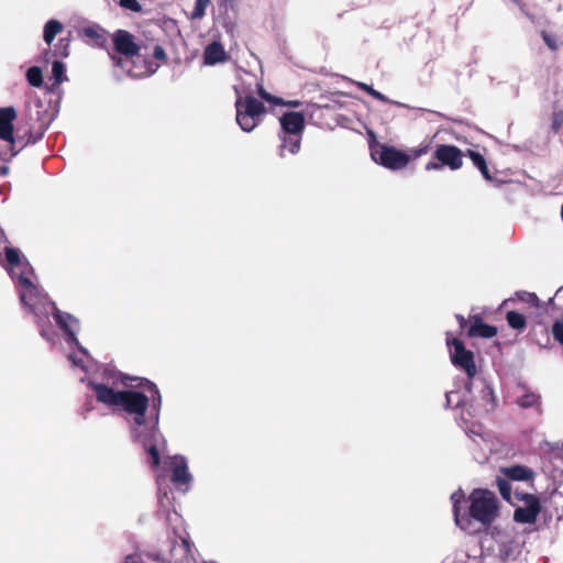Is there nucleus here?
Masks as SVG:
<instances>
[{"label": "nucleus", "mask_w": 563, "mask_h": 563, "mask_svg": "<svg viewBox=\"0 0 563 563\" xmlns=\"http://www.w3.org/2000/svg\"><path fill=\"white\" fill-rule=\"evenodd\" d=\"M90 386L95 390L98 401L132 418L136 426L133 428L134 437L142 442L148 452L151 464L157 467L161 461L158 449L165 444V440L157 428V420L146 433L141 430L146 423L145 413L148 408V397L134 388L119 389L99 383H90Z\"/></svg>", "instance_id": "f257e3e1"}, {"label": "nucleus", "mask_w": 563, "mask_h": 563, "mask_svg": "<svg viewBox=\"0 0 563 563\" xmlns=\"http://www.w3.org/2000/svg\"><path fill=\"white\" fill-rule=\"evenodd\" d=\"M3 266L12 277L16 280L22 303L27 307L36 317L47 316L51 311L54 319L62 330L67 334L69 343L78 344L76 333L79 329V322L73 316L62 312L48 301L37 286L36 277L27 260L13 247L4 249Z\"/></svg>", "instance_id": "f03ea898"}, {"label": "nucleus", "mask_w": 563, "mask_h": 563, "mask_svg": "<svg viewBox=\"0 0 563 563\" xmlns=\"http://www.w3.org/2000/svg\"><path fill=\"white\" fill-rule=\"evenodd\" d=\"M470 517L483 526L492 525L499 516V501L496 495L487 489H474L468 496Z\"/></svg>", "instance_id": "7ed1b4c3"}, {"label": "nucleus", "mask_w": 563, "mask_h": 563, "mask_svg": "<svg viewBox=\"0 0 563 563\" xmlns=\"http://www.w3.org/2000/svg\"><path fill=\"white\" fill-rule=\"evenodd\" d=\"M369 135L372 137L369 142L371 157L376 164L390 170H401L409 165L411 156L407 152L377 142L373 133H369Z\"/></svg>", "instance_id": "20e7f679"}, {"label": "nucleus", "mask_w": 563, "mask_h": 563, "mask_svg": "<svg viewBox=\"0 0 563 563\" xmlns=\"http://www.w3.org/2000/svg\"><path fill=\"white\" fill-rule=\"evenodd\" d=\"M263 112L264 106L253 97L236 100V122L245 132H251L257 125Z\"/></svg>", "instance_id": "39448f33"}, {"label": "nucleus", "mask_w": 563, "mask_h": 563, "mask_svg": "<svg viewBox=\"0 0 563 563\" xmlns=\"http://www.w3.org/2000/svg\"><path fill=\"white\" fill-rule=\"evenodd\" d=\"M446 344L450 351V358L454 366L466 372L470 378L477 374V368L474 362V353L466 350L464 343L456 338H446Z\"/></svg>", "instance_id": "423d86ee"}, {"label": "nucleus", "mask_w": 563, "mask_h": 563, "mask_svg": "<svg viewBox=\"0 0 563 563\" xmlns=\"http://www.w3.org/2000/svg\"><path fill=\"white\" fill-rule=\"evenodd\" d=\"M516 510L514 519L521 523H533L540 512L539 499L531 494H515Z\"/></svg>", "instance_id": "0eeeda50"}, {"label": "nucleus", "mask_w": 563, "mask_h": 563, "mask_svg": "<svg viewBox=\"0 0 563 563\" xmlns=\"http://www.w3.org/2000/svg\"><path fill=\"white\" fill-rule=\"evenodd\" d=\"M489 534L498 547L499 555L507 559L517 548L516 532L512 527H493Z\"/></svg>", "instance_id": "6e6552de"}, {"label": "nucleus", "mask_w": 563, "mask_h": 563, "mask_svg": "<svg viewBox=\"0 0 563 563\" xmlns=\"http://www.w3.org/2000/svg\"><path fill=\"white\" fill-rule=\"evenodd\" d=\"M16 118V112L13 108L0 109V139L8 142L10 147V156H14L18 150L14 148L15 137L13 133V121Z\"/></svg>", "instance_id": "1a4fd4ad"}, {"label": "nucleus", "mask_w": 563, "mask_h": 563, "mask_svg": "<svg viewBox=\"0 0 563 563\" xmlns=\"http://www.w3.org/2000/svg\"><path fill=\"white\" fill-rule=\"evenodd\" d=\"M434 157L452 170H457L463 166V153L454 145L441 144L435 147Z\"/></svg>", "instance_id": "9d476101"}, {"label": "nucleus", "mask_w": 563, "mask_h": 563, "mask_svg": "<svg viewBox=\"0 0 563 563\" xmlns=\"http://www.w3.org/2000/svg\"><path fill=\"white\" fill-rule=\"evenodd\" d=\"M172 472V481L177 486H188L191 482V474L188 471L187 460L181 455L168 457L166 462Z\"/></svg>", "instance_id": "9b49d317"}, {"label": "nucleus", "mask_w": 563, "mask_h": 563, "mask_svg": "<svg viewBox=\"0 0 563 563\" xmlns=\"http://www.w3.org/2000/svg\"><path fill=\"white\" fill-rule=\"evenodd\" d=\"M115 51L125 57H133L139 55L140 46L135 43L131 33L124 30H119L112 37Z\"/></svg>", "instance_id": "f8f14e48"}, {"label": "nucleus", "mask_w": 563, "mask_h": 563, "mask_svg": "<svg viewBox=\"0 0 563 563\" xmlns=\"http://www.w3.org/2000/svg\"><path fill=\"white\" fill-rule=\"evenodd\" d=\"M162 563H196L189 541L181 539L173 547L170 558L163 559Z\"/></svg>", "instance_id": "ddd939ff"}, {"label": "nucleus", "mask_w": 563, "mask_h": 563, "mask_svg": "<svg viewBox=\"0 0 563 563\" xmlns=\"http://www.w3.org/2000/svg\"><path fill=\"white\" fill-rule=\"evenodd\" d=\"M280 125L284 134L301 135L305 118L299 112H287L280 118Z\"/></svg>", "instance_id": "4468645a"}, {"label": "nucleus", "mask_w": 563, "mask_h": 563, "mask_svg": "<svg viewBox=\"0 0 563 563\" xmlns=\"http://www.w3.org/2000/svg\"><path fill=\"white\" fill-rule=\"evenodd\" d=\"M203 58L207 65H216L228 60L229 55L219 42H213L206 47Z\"/></svg>", "instance_id": "2eb2a0df"}, {"label": "nucleus", "mask_w": 563, "mask_h": 563, "mask_svg": "<svg viewBox=\"0 0 563 563\" xmlns=\"http://www.w3.org/2000/svg\"><path fill=\"white\" fill-rule=\"evenodd\" d=\"M497 334V328L486 324L482 321L481 318L474 317L472 320L468 336H481L485 339H490Z\"/></svg>", "instance_id": "dca6fc26"}, {"label": "nucleus", "mask_w": 563, "mask_h": 563, "mask_svg": "<svg viewBox=\"0 0 563 563\" xmlns=\"http://www.w3.org/2000/svg\"><path fill=\"white\" fill-rule=\"evenodd\" d=\"M82 34L87 38V43L101 47L107 42L106 32L98 25H88L82 29Z\"/></svg>", "instance_id": "f3484780"}, {"label": "nucleus", "mask_w": 563, "mask_h": 563, "mask_svg": "<svg viewBox=\"0 0 563 563\" xmlns=\"http://www.w3.org/2000/svg\"><path fill=\"white\" fill-rule=\"evenodd\" d=\"M301 135L284 134L282 136V145L279 150L280 157H285L287 153L295 155L300 150Z\"/></svg>", "instance_id": "a211bd4d"}, {"label": "nucleus", "mask_w": 563, "mask_h": 563, "mask_svg": "<svg viewBox=\"0 0 563 563\" xmlns=\"http://www.w3.org/2000/svg\"><path fill=\"white\" fill-rule=\"evenodd\" d=\"M463 499H464V494L461 489L454 492L451 495L455 522L463 530H467L466 523H468V519L466 518L465 515H461V512H460V504L462 503Z\"/></svg>", "instance_id": "6ab92c4d"}, {"label": "nucleus", "mask_w": 563, "mask_h": 563, "mask_svg": "<svg viewBox=\"0 0 563 563\" xmlns=\"http://www.w3.org/2000/svg\"><path fill=\"white\" fill-rule=\"evenodd\" d=\"M501 473L510 478V479H514V481H528L530 478H532V475L533 473L525 467V466H520V465H512V466H509V467H505L501 470Z\"/></svg>", "instance_id": "aec40b11"}, {"label": "nucleus", "mask_w": 563, "mask_h": 563, "mask_svg": "<svg viewBox=\"0 0 563 563\" xmlns=\"http://www.w3.org/2000/svg\"><path fill=\"white\" fill-rule=\"evenodd\" d=\"M63 30V24L57 20H49L44 25L43 37L47 45H49L56 35Z\"/></svg>", "instance_id": "412c9836"}, {"label": "nucleus", "mask_w": 563, "mask_h": 563, "mask_svg": "<svg viewBox=\"0 0 563 563\" xmlns=\"http://www.w3.org/2000/svg\"><path fill=\"white\" fill-rule=\"evenodd\" d=\"M467 154H468L470 158L472 159V162L474 163V165L477 166V168L481 170L482 175L487 180H490L492 176L489 174L485 158L479 153H477L475 151H468Z\"/></svg>", "instance_id": "4be33fe9"}, {"label": "nucleus", "mask_w": 563, "mask_h": 563, "mask_svg": "<svg viewBox=\"0 0 563 563\" xmlns=\"http://www.w3.org/2000/svg\"><path fill=\"white\" fill-rule=\"evenodd\" d=\"M497 486L504 499L512 505H516V497L515 495H511V485L509 484V482L504 478H498Z\"/></svg>", "instance_id": "5701e85b"}, {"label": "nucleus", "mask_w": 563, "mask_h": 563, "mask_svg": "<svg viewBox=\"0 0 563 563\" xmlns=\"http://www.w3.org/2000/svg\"><path fill=\"white\" fill-rule=\"evenodd\" d=\"M65 73V65L62 62L55 60L52 66V75L55 85H59L67 79Z\"/></svg>", "instance_id": "b1692460"}, {"label": "nucleus", "mask_w": 563, "mask_h": 563, "mask_svg": "<svg viewBox=\"0 0 563 563\" xmlns=\"http://www.w3.org/2000/svg\"><path fill=\"white\" fill-rule=\"evenodd\" d=\"M26 79L33 87H40L43 84L42 71L38 67L33 66L26 71Z\"/></svg>", "instance_id": "393cba45"}, {"label": "nucleus", "mask_w": 563, "mask_h": 563, "mask_svg": "<svg viewBox=\"0 0 563 563\" xmlns=\"http://www.w3.org/2000/svg\"><path fill=\"white\" fill-rule=\"evenodd\" d=\"M507 321L514 329H523L526 327L525 316L516 311H509L507 313Z\"/></svg>", "instance_id": "a878e982"}, {"label": "nucleus", "mask_w": 563, "mask_h": 563, "mask_svg": "<svg viewBox=\"0 0 563 563\" xmlns=\"http://www.w3.org/2000/svg\"><path fill=\"white\" fill-rule=\"evenodd\" d=\"M88 358L87 351L79 346V350L77 353H73L69 355V360L75 366H79L82 369L86 368V360Z\"/></svg>", "instance_id": "bb28decb"}, {"label": "nucleus", "mask_w": 563, "mask_h": 563, "mask_svg": "<svg viewBox=\"0 0 563 563\" xmlns=\"http://www.w3.org/2000/svg\"><path fill=\"white\" fill-rule=\"evenodd\" d=\"M210 4V0H196L192 19H201L206 14V9Z\"/></svg>", "instance_id": "cd10ccee"}, {"label": "nucleus", "mask_w": 563, "mask_h": 563, "mask_svg": "<svg viewBox=\"0 0 563 563\" xmlns=\"http://www.w3.org/2000/svg\"><path fill=\"white\" fill-rule=\"evenodd\" d=\"M542 38H543V41H544L545 45H547L550 49H552V51H556V49L559 48V46H560V42H559V40H558V37H556V36H554V35H552V34H550V33H548V32L543 31V32H542Z\"/></svg>", "instance_id": "c85d7f7f"}, {"label": "nucleus", "mask_w": 563, "mask_h": 563, "mask_svg": "<svg viewBox=\"0 0 563 563\" xmlns=\"http://www.w3.org/2000/svg\"><path fill=\"white\" fill-rule=\"evenodd\" d=\"M358 85H360V87L363 90L368 92L371 96H373L377 100H380L383 102H387L388 101V99L384 95H382L379 91L375 90L373 87L368 86L367 84L361 82Z\"/></svg>", "instance_id": "c756f323"}, {"label": "nucleus", "mask_w": 563, "mask_h": 563, "mask_svg": "<svg viewBox=\"0 0 563 563\" xmlns=\"http://www.w3.org/2000/svg\"><path fill=\"white\" fill-rule=\"evenodd\" d=\"M120 5L134 12H139L142 9L137 0H120Z\"/></svg>", "instance_id": "7c9ffc66"}, {"label": "nucleus", "mask_w": 563, "mask_h": 563, "mask_svg": "<svg viewBox=\"0 0 563 563\" xmlns=\"http://www.w3.org/2000/svg\"><path fill=\"white\" fill-rule=\"evenodd\" d=\"M553 336L561 343H563V319L558 320L552 328Z\"/></svg>", "instance_id": "2f4dec72"}, {"label": "nucleus", "mask_w": 563, "mask_h": 563, "mask_svg": "<svg viewBox=\"0 0 563 563\" xmlns=\"http://www.w3.org/2000/svg\"><path fill=\"white\" fill-rule=\"evenodd\" d=\"M517 296L521 301L531 303L533 306L538 305V297L532 292H518Z\"/></svg>", "instance_id": "473e14b6"}, {"label": "nucleus", "mask_w": 563, "mask_h": 563, "mask_svg": "<svg viewBox=\"0 0 563 563\" xmlns=\"http://www.w3.org/2000/svg\"><path fill=\"white\" fill-rule=\"evenodd\" d=\"M428 151H429L428 145H421L419 147L409 150V152H407V153L411 156V161H412V159H416V158L427 154Z\"/></svg>", "instance_id": "72a5a7b5"}, {"label": "nucleus", "mask_w": 563, "mask_h": 563, "mask_svg": "<svg viewBox=\"0 0 563 563\" xmlns=\"http://www.w3.org/2000/svg\"><path fill=\"white\" fill-rule=\"evenodd\" d=\"M538 402V397L533 394L526 395L519 399V405L522 407H531Z\"/></svg>", "instance_id": "f704fd0d"}, {"label": "nucleus", "mask_w": 563, "mask_h": 563, "mask_svg": "<svg viewBox=\"0 0 563 563\" xmlns=\"http://www.w3.org/2000/svg\"><path fill=\"white\" fill-rule=\"evenodd\" d=\"M258 93L267 102H271V103H274V104H282L283 103V101L280 99L271 96L262 87L258 88Z\"/></svg>", "instance_id": "c9c22d12"}, {"label": "nucleus", "mask_w": 563, "mask_h": 563, "mask_svg": "<svg viewBox=\"0 0 563 563\" xmlns=\"http://www.w3.org/2000/svg\"><path fill=\"white\" fill-rule=\"evenodd\" d=\"M137 386H144L146 389L154 390L157 394V400L154 401V407L161 406V396H159L158 391L156 390L155 385H153L150 382H145V383H140Z\"/></svg>", "instance_id": "e433bc0d"}, {"label": "nucleus", "mask_w": 563, "mask_h": 563, "mask_svg": "<svg viewBox=\"0 0 563 563\" xmlns=\"http://www.w3.org/2000/svg\"><path fill=\"white\" fill-rule=\"evenodd\" d=\"M123 563H144V561H143V559L140 555L132 554V555H128L124 559Z\"/></svg>", "instance_id": "4c0bfd02"}, {"label": "nucleus", "mask_w": 563, "mask_h": 563, "mask_svg": "<svg viewBox=\"0 0 563 563\" xmlns=\"http://www.w3.org/2000/svg\"><path fill=\"white\" fill-rule=\"evenodd\" d=\"M442 168V164L440 162H429L426 164V170H438Z\"/></svg>", "instance_id": "58836bf2"}, {"label": "nucleus", "mask_w": 563, "mask_h": 563, "mask_svg": "<svg viewBox=\"0 0 563 563\" xmlns=\"http://www.w3.org/2000/svg\"><path fill=\"white\" fill-rule=\"evenodd\" d=\"M154 56L158 59H164L165 58V52L162 47L159 46H156L155 49H154Z\"/></svg>", "instance_id": "ea45409f"}, {"label": "nucleus", "mask_w": 563, "mask_h": 563, "mask_svg": "<svg viewBox=\"0 0 563 563\" xmlns=\"http://www.w3.org/2000/svg\"><path fill=\"white\" fill-rule=\"evenodd\" d=\"M562 120H563V115L562 114H555L553 124H554V126L556 129L560 126Z\"/></svg>", "instance_id": "a19ab883"}, {"label": "nucleus", "mask_w": 563, "mask_h": 563, "mask_svg": "<svg viewBox=\"0 0 563 563\" xmlns=\"http://www.w3.org/2000/svg\"><path fill=\"white\" fill-rule=\"evenodd\" d=\"M125 380H137V378H129V377H121V384L124 386V387H128V384Z\"/></svg>", "instance_id": "79ce46f5"}, {"label": "nucleus", "mask_w": 563, "mask_h": 563, "mask_svg": "<svg viewBox=\"0 0 563 563\" xmlns=\"http://www.w3.org/2000/svg\"><path fill=\"white\" fill-rule=\"evenodd\" d=\"M461 328H463L466 323V320L463 317H457Z\"/></svg>", "instance_id": "37998d69"}, {"label": "nucleus", "mask_w": 563, "mask_h": 563, "mask_svg": "<svg viewBox=\"0 0 563 563\" xmlns=\"http://www.w3.org/2000/svg\"><path fill=\"white\" fill-rule=\"evenodd\" d=\"M44 57H45V59L47 60V58H48V52H46V53H45Z\"/></svg>", "instance_id": "c03bdc74"}, {"label": "nucleus", "mask_w": 563, "mask_h": 563, "mask_svg": "<svg viewBox=\"0 0 563 563\" xmlns=\"http://www.w3.org/2000/svg\"><path fill=\"white\" fill-rule=\"evenodd\" d=\"M7 172H8V168H5V167H4V168L2 169V173H3V174H7Z\"/></svg>", "instance_id": "a18cd8bd"}]
</instances>
